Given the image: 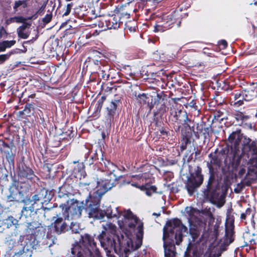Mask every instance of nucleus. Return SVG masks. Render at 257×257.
Masks as SVG:
<instances>
[{"instance_id":"obj_63","label":"nucleus","mask_w":257,"mask_h":257,"mask_svg":"<svg viewBox=\"0 0 257 257\" xmlns=\"http://www.w3.org/2000/svg\"><path fill=\"white\" fill-rule=\"evenodd\" d=\"M47 5V2H45L36 12L39 16H42L44 14L45 9Z\"/></svg>"},{"instance_id":"obj_38","label":"nucleus","mask_w":257,"mask_h":257,"mask_svg":"<svg viewBox=\"0 0 257 257\" xmlns=\"http://www.w3.org/2000/svg\"><path fill=\"white\" fill-rule=\"evenodd\" d=\"M190 124L189 123V126L185 125L182 126L183 127L181 130L182 138H192V130Z\"/></svg>"},{"instance_id":"obj_16","label":"nucleus","mask_w":257,"mask_h":257,"mask_svg":"<svg viewBox=\"0 0 257 257\" xmlns=\"http://www.w3.org/2000/svg\"><path fill=\"white\" fill-rule=\"evenodd\" d=\"M66 220L67 218H65V216L62 215V213L57 214L52 217L53 222L48 227L58 235L64 233L69 230V225L66 223Z\"/></svg>"},{"instance_id":"obj_24","label":"nucleus","mask_w":257,"mask_h":257,"mask_svg":"<svg viewBox=\"0 0 257 257\" xmlns=\"http://www.w3.org/2000/svg\"><path fill=\"white\" fill-rule=\"evenodd\" d=\"M120 19L115 14L111 16L108 17L105 20L106 27L108 29H116L120 27L122 22L120 21Z\"/></svg>"},{"instance_id":"obj_36","label":"nucleus","mask_w":257,"mask_h":257,"mask_svg":"<svg viewBox=\"0 0 257 257\" xmlns=\"http://www.w3.org/2000/svg\"><path fill=\"white\" fill-rule=\"evenodd\" d=\"M55 240H56L55 236L48 232L46 237L44 238L43 244L50 247L55 244Z\"/></svg>"},{"instance_id":"obj_20","label":"nucleus","mask_w":257,"mask_h":257,"mask_svg":"<svg viewBox=\"0 0 257 257\" xmlns=\"http://www.w3.org/2000/svg\"><path fill=\"white\" fill-rule=\"evenodd\" d=\"M232 116L235 119L237 124L244 127H251V123L248 121L250 116L239 111H235L232 113Z\"/></svg>"},{"instance_id":"obj_9","label":"nucleus","mask_w":257,"mask_h":257,"mask_svg":"<svg viewBox=\"0 0 257 257\" xmlns=\"http://www.w3.org/2000/svg\"><path fill=\"white\" fill-rule=\"evenodd\" d=\"M96 190L94 192L99 196H102L106 192L110 190L112 187L119 184L121 186L125 184L124 177L122 175L117 176L115 174L112 175H107L105 178L96 181Z\"/></svg>"},{"instance_id":"obj_34","label":"nucleus","mask_w":257,"mask_h":257,"mask_svg":"<svg viewBox=\"0 0 257 257\" xmlns=\"http://www.w3.org/2000/svg\"><path fill=\"white\" fill-rule=\"evenodd\" d=\"M74 164H76L77 165L74 167L73 172L75 174L77 173H79L80 177L83 176L85 177L86 175V173L85 172V166L83 162H74Z\"/></svg>"},{"instance_id":"obj_10","label":"nucleus","mask_w":257,"mask_h":257,"mask_svg":"<svg viewBox=\"0 0 257 257\" xmlns=\"http://www.w3.org/2000/svg\"><path fill=\"white\" fill-rule=\"evenodd\" d=\"M181 23V16L177 12H173L169 15H164L159 18L154 26L155 32H163L173 27L174 26L179 27Z\"/></svg>"},{"instance_id":"obj_49","label":"nucleus","mask_w":257,"mask_h":257,"mask_svg":"<svg viewBox=\"0 0 257 257\" xmlns=\"http://www.w3.org/2000/svg\"><path fill=\"white\" fill-rule=\"evenodd\" d=\"M186 215L188 217V218L192 219L194 217V213L196 211V209L192 207H186L185 209Z\"/></svg>"},{"instance_id":"obj_53","label":"nucleus","mask_w":257,"mask_h":257,"mask_svg":"<svg viewBox=\"0 0 257 257\" xmlns=\"http://www.w3.org/2000/svg\"><path fill=\"white\" fill-rule=\"evenodd\" d=\"M73 6V4L72 3L68 4L62 11V16L64 17L69 15L71 11Z\"/></svg>"},{"instance_id":"obj_47","label":"nucleus","mask_w":257,"mask_h":257,"mask_svg":"<svg viewBox=\"0 0 257 257\" xmlns=\"http://www.w3.org/2000/svg\"><path fill=\"white\" fill-rule=\"evenodd\" d=\"M157 102V97L156 98L155 96L154 97L151 95H149L146 103H147V105L150 108V110H151L153 109Z\"/></svg>"},{"instance_id":"obj_26","label":"nucleus","mask_w":257,"mask_h":257,"mask_svg":"<svg viewBox=\"0 0 257 257\" xmlns=\"http://www.w3.org/2000/svg\"><path fill=\"white\" fill-rule=\"evenodd\" d=\"M75 191L74 186L68 185L67 184L63 183V184L59 187V196L60 197H64L65 196L69 197L75 194Z\"/></svg>"},{"instance_id":"obj_13","label":"nucleus","mask_w":257,"mask_h":257,"mask_svg":"<svg viewBox=\"0 0 257 257\" xmlns=\"http://www.w3.org/2000/svg\"><path fill=\"white\" fill-rule=\"evenodd\" d=\"M204 181V176L202 173V168L197 166L194 173H191L187 177L185 183V188L190 196L194 195Z\"/></svg>"},{"instance_id":"obj_19","label":"nucleus","mask_w":257,"mask_h":257,"mask_svg":"<svg viewBox=\"0 0 257 257\" xmlns=\"http://www.w3.org/2000/svg\"><path fill=\"white\" fill-rule=\"evenodd\" d=\"M105 64V61H100L97 60H90L86 59L84 65H86V69L92 73L99 74V71L101 69L102 66Z\"/></svg>"},{"instance_id":"obj_46","label":"nucleus","mask_w":257,"mask_h":257,"mask_svg":"<svg viewBox=\"0 0 257 257\" xmlns=\"http://www.w3.org/2000/svg\"><path fill=\"white\" fill-rule=\"evenodd\" d=\"M244 241V245L243 246H249L250 249H253L255 247L256 245V241L255 240L251 238L250 239H247L245 236H243Z\"/></svg>"},{"instance_id":"obj_57","label":"nucleus","mask_w":257,"mask_h":257,"mask_svg":"<svg viewBox=\"0 0 257 257\" xmlns=\"http://www.w3.org/2000/svg\"><path fill=\"white\" fill-rule=\"evenodd\" d=\"M16 53H17V51H16L15 50H13V51H11V52H9V53H8L6 54L1 55V63L5 62L6 60H7L12 54H15Z\"/></svg>"},{"instance_id":"obj_3","label":"nucleus","mask_w":257,"mask_h":257,"mask_svg":"<svg viewBox=\"0 0 257 257\" xmlns=\"http://www.w3.org/2000/svg\"><path fill=\"white\" fill-rule=\"evenodd\" d=\"M188 228L182 221L175 218L168 221L163 228V239L165 257H175L176 244L179 245L182 241L183 233L187 232Z\"/></svg>"},{"instance_id":"obj_44","label":"nucleus","mask_w":257,"mask_h":257,"mask_svg":"<svg viewBox=\"0 0 257 257\" xmlns=\"http://www.w3.org/2000/svg\"><path fill=\"white\" fill-rule=\"evenodd\" d=\"M33 210L30 207H27L24 206L21 210V218L24 217L25 219H28L29 217H31V213H33Z\"/></svg>"},{"instance_id":"obj_11","label":"nucleus","mask_w":257,"mask_h":257,"mask_svg":"<svg viewBox=\"0 0 257 257\" xmlns=\"http://www.w3.org/2000/svg\"><path fill=\"white\" fill-rule=\"evenodd\" d=\"M18 177V190L20 194L27 192L29 189L30 185L28 183H26V181L32 182L33 180L35 181V178L38 179L33 170L25 163L19 167Z\"/></svg>"},{"instance_id":"obj_52","label":"nucleus","mask_w":257,"mask_h":257,"mask_svg":"<svg viewBox=\"0 0 257 257\" xmlns=\"http://www.w3.org/2000/svg\"><path fill=\"white\" fill-rule=\"evenodd\" d=\"M76 30L75 29H67L64 33V35H63V38L64 39H65V40H66L68 37V39H70L73 37L74 34L76 33Z\"/></svg>"},{"instance_id":"obj_4","label":"nucleus","mask_w":257,"mask_h":257,"mask_svg":"<svg viewBox=\"0 0 257 257\" xmlns=\"http://www.w3.org/2000/svg\"><path fill=\"white\" fill-rule=\"evenodd\" d=\"M70 257H102L93 236L88 233L81 235L79 242L73 244Z\"/></svg>"},{"instance_id":"obj_32","label":"nucleus","mask_w":257,"mask_h":257,"mask_svg":"<svg viewBox=\"0 0 257 257\" xmlns=\"http://www.w3.org/2000/svg\"><path fill=\"white\" fill-rule=\"evenodd\" d=\"M118 87L112 83H110L109 86L104 83L101 84V88L104 90V94L106 95L116 92Z\"/></svg>"},{"instance_id":"obj_2","label":"nucleus","mask_w":257,"mask_h":257,"mask_svg":"<svg viewBox=\"0 0 257 257\" xmlns=\"http://www.w3.org/2000/svg\"><path fill=\"white\" fill-rule=\"evenodd\" d=\"M109 230L104 227V230L98 236L101 246L106 252L114 250L119 257H128L129 254L141 246L140 242H136L135 245L131 238L127 236H121L115 233L116 227L110 223L108 225Z\"/></svg>"},{"instance_id":"obj_56","label":"nucleus","mask_w":257,"mask_h":257,"mask_svg":"<svg viewBox=\"0 0 257 257\" xmlns=\"http://www.w3.org/2000/svg\"><path fill=\"white\" fill-rule=\"evenodd\" d=\"M104 217L106 216L108 218H111L113 217H118L117 215L115 213H113L111 207H108L106 211H104Z\"/></svg>"},{"instance_id":"obj_54","label":"nucleus","mask_w":257,"mask_h":257,"mask_svg":"<svg viewBox=\"0 0 257 257\" xmlns=\"http://www.w3.org/2000/svg\"><path fill=\"white\" fill-rule=\"evenodd\" d=\"M101 31L97 30H91L89 32L85 31V37L86 39H89L91 37H95L99 35Z\"/></svg>"},{"instance_id":"obj_23","label":"nucleus","mask_w":257,"mask_h":257,"mask_svg":"<svg viewBox=\"0 0 257 257\" xmlns=\"http://www.w3.org/2000/svg\"><path fill=\"white\" fill-rule=\"evenodd\" d=\"M48 190L46 189L43 188H41L39 191L37 192L36 194L32 196V201L34 202L33 204L37 203L40 201H43L44 202L49 201L52 197L49 194L48 195Z\"/></svg>"},{"instance_id":"obj_59","label":"nucleus","mask_w":257,"mask_h":257,"mask_svg":"<svg viewBox=\"0 0 257 257\" xmlns=\"http://www.w3.org/2000/svg\"><path fill=\"white\" fill-rule=\"evenodd\" d=\"M52 19V12H49V13L47 14L45 16L44 18L42 19V22L45 24H48L49 23Z\"/></svg>"},{"instance_id":"obj_55","label":"nucleus","mask_w":257,"mask_h":257,"mask_svg":"<svg viewBox=\"0 0 257 257\" xmlns=\"http://www.w3.org/2000/svg\"><path fill=\"white\" fill-rule=\"evenodd\" d=\"M149 97V94L142 93L140 94L137 96V100L140 101L141 103H143L144 104H146L147 103V101L148 99V97Z\"/></svg>"},{"instance_id":"obj_48","label":"nucleus","mask_w":257,"mask_h":257,"mask_svg":"<svg viewBox=\"0 0 257 257\" xmlns=\"http://www.w3.org/2000/svg\"><path fill=\"white\" fill-rule=\"evenodd\" d=\"M234 217L233 215L230 214H227L226 217L225 227L227 226L228 228H234Z\"/></svg>"},{"instance_id":"obj_31","label":"nucleus","mask_w":257,"mask_h":257,"mask_svg":"<svg viewBox=\"0 0 257 257\" xmlns=\"http://www.w3.org/2000/svg\"><path fill=\"white\" fill-rule=\"evenodd\" d=\"M28 7V4L27 3V0H22V1H15V5L13 7L14 13H16L18 12V13H20V12H22L23 9H25Z\"/></svg>"},{"instance_id":"obj_27","label":"nucleus","mask_w":257,"mask_h":257,"mask_svg":"<svg viewBox=\"0 0 257 257\" xmlns=\"http://www.w3.org/2000/svg\"><path fill=\"white\" fill-rule=\"evenodd\" d=\"M191 0H184L181 2L177 8L173 12H177L178 14L181 16V20L183 18V16L185 13H183L182 11L186 10L187 9L190 7Z\"/></svg>"},{"instance_id":"obj_8","label":"nucleus","mask_w":257,"mask_h":257,"mask_svg":"<svg viewBox=\"0 0 257 257\" xmlns=\"http://www.w3.org/2000/svg\"><path fill=\"white\" fill-rule=\"evenodd\" d=\"M59 207L62 209V215L65 216V218L77 219L81 216L84 209V201L79 202L74 198L68 199L66 203L60 204Z\"/></svg>"},{"instance_id":"obj_12","label":"nucleus","mask_w":257,"mask_h":257,"mask_svg":"<svg viewBox=\"0 0 257 257\" xmlns=\"http://www.w3.org/2000/svg\"><path fill=\"white\" fill-rule=\"evenodd\" d=\"M241 159L245 156L248 160V163L254 167H257V142L252 141L247 137L244 138L241 148L240 150Z\"/></svg>"},{"instance_id":"obj_42","label":"nucleus","mask_w":257,"mask_h":257,"mask_svg":"<svg viewBox=\"0 0 257 257\" xmlns=\"http://www.w3.org/2000/svg\"><path fill=\"white\" fill-rule=\"evenodd\" d=\"M91 56H89L87 59L90 60H97L100 61H105L102 59L103 54L98 51H93Z\"/></svg>"},{"instance_id":"obj_5","label":"nucleus","mask_w":257,"mask_h":257,"mask_svg":"<svg viewBox=\"0 0 257 257\" xmlns=\"http://www.w3.org/2000/svg\"><path fill=\"white\" fill-rule=\"evenodd\" d=\"M247 137L243 135L240 129L232 131L226 141L225 147H228L230 152V157L232 160V165L235 167H239L241 162L240 155V144H243L244 138Z\"/></svg>"},{"instance_id":"obj_35","label":"nucleus","mask_w":257,"mask_h":257,"mask_svg":"<svg viewBox=\"0 0 257 257\" xmlns=\"http://www.w3.org/2000/svg\"><path fill=\"white\" fill-rule=\"evenodd\" d=\"M229 166H224L221 168L222 173L225 175L223 178V184L226 187H228L230 185V178L229 176L227 175V173L229 172Z\"/></svg>"},{"instance_id":"obj_41","label":"nucleus","mask_w":257,"mask_h":257,"mask_svg":"<svg viewBox=\"0 0 257 257\" xmlns=\"http://www.w3.org/2000/svg\"><path fill=\"white\" fill-rule=\"evenodd\" d=\"M16 220L13 216H9L7 219H5L2 221L1 225L4 228H9L15 224L14 222Z\"/></svg>"},{"instance_id":"obj_60","label":"nucleus","mask_w":257,"mask_h":257,"mask_svg":"<svg viewBox=\"0 0 257 257\" xmlns=\"http://www.w3.org/2000/svg\"><path fill=\"white\" fill-rule=\"evenodd\" d=\"M64 184H67L68 185H71L72 186H75V182L74 180V178L72 176H68L66 178Z\"/></svg>"},{"instance_id":"obj_15","label":"nucleus","mask_w":257,"mask_h":257,"mask_svg":"<svg viewBox=\"0 0 257 257\" xmlns=\"http://www.w3.org/2000/svg\"><path fill=\"white\" fill-rule=\"evenodd\" d=\"M232 95L234 96L233 105L239 107L243 104V101H249L256 97L257 86L253 84L242 91L235 90Z\"/></svg>"},{"instance_id":"obj_17","label":"nucleus","mask_w":257,"mask_h":257,"mask_svg":"<svg viewBox=\"0 0 257 257\" xmlns=\"http://www.w3.org/2000/svg\"><path fill=\"white\" fill-rule=\"evenodd\" d=\"M121 104V97L115 94L114 98L110 101L105 108V119L108 125H110L111 122L113 121L117 107Z\"/></svg>"},{"instance_id":"obj_28","label":"nucleus","mask_w":257,"mask_h":257,"mask_svg":"<svg viewBox=\"0 0 257 257\" xmlns=\"http://www.w3.org/2000/svg\"><path fill=\"white\" fill-rule=\"evenodd\" d=\"M132 185L140 188L142 191H145L146 192V194L149 196H150L152 194L157 192V188L155 186L150 185L148 184L139 186H138L136 184H132Z\"/></svg>"},{"instance_id":"obj_6","label":"nucleus","mask_w":257,"mask_h":257,"mask_svg":"<svg viewBox=\"0 0 257 257\" xmlns=\"http://www.w3.org/2000/svg\"><path fill=\"white\" fill-rule=\"evenodd\" d=\"M168 120L176 132H179L184 125L189 126V123L191 122L186 111L182 106L178 107L177 105L170 107Z\"/></svg>"},{"instance_id":"obj_62","label":"nucleus","mask_w":257,"mask_h":257,"mask_svg":"<svg viewBox=\"0 0 257 257\" xmlns=\"http://www.w3.org/2000/svg\"><path fill=\"white\" fill-rule=\"evenodd\" d=\"M252 212V209L250 208L246 209L245 212L242 213L240 215V218L242 220H245L247 215H249Z\"/></svg>"},{"instance_id":"obj_40","label":"nucleus","mask_w":257,"mask_h":257,"mask_svg":"<svg viewBox=\"0 0 257 257\" xmlns=\"http://www.w3.org/2000/svg\"><path fill=\"white\" fill-rule=\"evenodd\" d=\"M190 234L192 237V240L193 242L196 241V242L199 243L201 241V239L200 238L199 239L198 241L196 240L200 234L199 230L197 228H191L190 229Z\"/></svg>"},{"instance_id":"obj_45","label":"nucleus","mask_w":257,"mask_h":257,"mask_svg":"<svg viewBox=\"0 0 257 257\" xmlns=\"http://www.w3.org/2000/svg\"><path fill=\"white\" fill-rule=\"evenodd\" d=\"M192 138H181V145L180 146V150L181 152L185 150L188 145L191 144Z\"/></svg>"},{"instance_id":"obj_43","label":"nucleus","mask_w":257,"mask_h":257,"mask_svg":"<svg viewBox=\"0 0 257 257\" xmlns=\"http://www.w3.org/2000/svg\"><path fill=\"white\" fill-rule=\"evenodd\" d=\"M106 97L105 95L102 96L97 101L95 105V112L99 113L101 111L104 102L106 100Z\"/></svg>"},{"instance_id":"obj_22","label":"nucleus","mask_w":257,"mask_h":257,"mask_svg":"<svg viewBox=\"0 0 257 257\" xmlns=\"http://www.w3.org/2000/svg\"><path fill=\"white\" fill-rule=\"evenodd\" d=\"M35 103H27L24 109L18 112V116L20 118L28 119L29 117L34 115L35 112Z\"/></svg>"},{"instance_id":"obj_39","label":"nucleus","mask_w":257,"mask_h":257,"mask_svg":"<svg viewBox=\"0 0 257 257\" xmlns=\"http://www.w3.org/2000/svg\"><path fill=\"white\" fill-rule=\"evenodd\" d=\"M16 43L15 40H11V41H3L1 42V52H4L6 50L7 48H11L12 46H14Z\"/></svg>"},{"instance_id":"obj_64","label":"nucleus","mask_w":257,"mask_h":257,"mask_svg":"<svg viewBox=\"0 0 257 257\" xmlns=\"http://www.w3.org/2000/svg\"><path fill=\"white\" fill-rule=\"evenodd\" d=\"M224 114V111L220 109H216L214 111V115L215 118H219Z\"/></svg>"},{"instance_id":"obj_14","label":"nucleus","mask_w":257,"mask_h":257,"mask_svg":"<svg viewBox=\"0 0 257 257\" xmlns=\"http://www.w3.org/2000/svg\"><path fill=\"white\" fill-rule=\"evenodd\" d=\"M125 223L130 229H134L137 227L136 238L137 242L142 244V239L144 235V223L139 218L130 210H128L124 214Z\"/></svg>"},{"instance_id":"obj_30","label":"nucleus","mask_w":257,"mask_h":257,"mask_svg":"<svg viewBox=\"0 0 257 257\" xmlns=\"http://www.w3.org/2000/svg\"><path fill=\"white\" fill-rule=\"evenodd\" d=\"M101 160L103 163L105 169L107 171L108 175L112 176V174H115L114 172L115 169L117 168V166L110 162V160H108L107 159L104 160L103 158H101Z\"/></svg>"},{"instance_id":"obj_21","label":"nucleus","mask_w":257,"mask_h":257,"mask_svg":"<svg viewBox=\"0 0 257 257\" xmlns=\"http://www.w3.org/2000/svg\"><path fill=\"white\" fill-rule=\"evenodd\" d=\"M211 131L210 126H207L206 123L202 121L200 123H197L196 125V137L199 139L200 137L206 139L209 136Z\"/></svg>"},{"instance_id":"obj_1","label":"nucleus","mask_w":257,"mask_h":257,"mask_svg":"<svg viewBox=\"0 0 257 257\" xmlns=\"http://www.w3.org/2000/svg\"><path fill=\"white\" fill-rule=\"evenodd\" d=\"M229 149L228 147L222 148L220 150L217 148L214 152H211L208 155L210 162L207 163L206 166L208 169L209 178L206 188L203 193L205 198L208 200L213 204L216 205L219 208L222 207L224 203V196L220 194V187L218 183L216 182V177L218 175L217 168H219L222 164L226 165L227 159L233 169L236 170L238 167H235L232 165V160L230 157Z\"/></svg>"},{"instance_id":"obj_37","label":"nucleus","mask_w":257,"mask_h":257,"mask_svg":"<svg viewBox=\"0 0 257 257\" xmlns=\"http://www.w3.org/2000/svg\"><path fill=\"white\" fill-rule=\"evenodd\" d=\"M110 70V66L108 65L105 64L102 66L101 69L99 71V72H100L101 78L104 80H108L110 75V72H109Z\"/></svg>"},{"instance_id":"obj_58","label":"nucleus","mask_w":257,"mask_h":257,"mask_svg":"<svg viewBox=\"0 0 257 257\" xmlns=\"http://www.w3.org/2000/svg\"><path fill=\"white\" fill-rule=\"evenodd\" d=\"M249 47L253 53L257 54V39L256 40L251 42Z\"/></svg>"},{"instance_id":"obj_29","label":"nucleus","mask_w":257,"mask_h":257,"mask_svg":"<svg viewBox=\"0 0 257 257\" xmlns=\"http://www.w3.org/2000/svg\"><path fill=\"white\" fill-rule=\"evenodd\" d=\"M234 228L225 227V238L224 244L228 245L234 241Z\"/></svg>"},{"instance_id":"obj_33","label":"nucleus","mask_w":257,"mask_h":257,"mask_svg":"<svg viewBox=\"0 0 257 257\" xmlns=\"http://www.w3.org/2000/svg\"><path fill=\"white\" fill-rule=\"evenodd\" d=\"M27 223V229L31 231V234H35L36 232L35 230L40 227L41 223L38 221H31V220L27 219L26 221Z\"/></svg>"},{"instance_id":"obj_7","label":"nucleus","mask_w":257,"mask_h":257,"mask_svg":"<svg viewBox=\"0 0 257 257\" xmlns=\"http://www.w3.org/2000/svg\"><path fill=\"white\" fill-rule=\"evenodd\" d=\"M101 196L90 193L84 201V210L88 217L94 219H102L104 218V210L100 208Z\"/></svg>"},{"instance_id":"obj_50","label":"nucleus","mask_w":257,"mask_h":257,"mask_svg":"<svg viewBox=\"0 0 257 257\" xmlns=\"http://www.w3.org/2000/svg\"><path fill=\"white\" fill-rule=\"evenodd\" d=\"M251 183L252 181L246 180V177H245L243 180V182L238 184V187H239V189L238 190L237 188H235L234 189V191L236 193H239L244 187L245 186H249Z\"/></svg>"},{"instance_id":"obj_18","label":"nucleus","mask_w":257,"mask_h":257,"mask_svg":"<svg viewBox=\"0 0 257 257\" xmlns=\"http://www.w3.org/2000/svg\"><path fill=\"white\" fill-rule=\"evenodd\" d=\"M156 97H157V102L156 104L157 110L154 112V116H159L162 117L168 109L167 106V96L166 94L160 95L157 94Z\"/></svg>"},{"instance_id":"obj_61","label":"nucleus","mask_w":257,"mask_h":257,"mask_svg":"<svg viewBox=\"0 0 257 257\" xmlns=\"http://www.w3.org/2000/svg\"><path fill=\"white\" fill-rule=\"evenodd\" d=\"M160 133L161 136H163L164 139L168 138L170 133L169 131H167L165 127H162L160 130Z\"/></svg>"},{"instance_id":"obj_51","label":"nucleus","mask_w":257,"mask_h":257,"mask_svg":"<svg viewBox=\"0 0 257 257\" xmlns=\"http://www.w3.org/2000/svg\"><path fill=\"white\" fill-rule=\"evenodd\" d=\"M26 29H25L24 28H22L21 26H20L17 29V34L19 38L25 39H27L29 37L30 34L28 32L25 33L24 31Z\"/></svg>"},{"instance_id":"obj_25","label":"nucleus","mask_w":257,"mask_h":257,"mask_svg":"<svg viewBox=\"0 0 257 257\" xmlns=\"http://www.w3.org/2000/svg\"><path fill=\"white\" fill-rule=\"evenodd\" d=\"M131 10H132L130 9L129 7H128V3H125L121 6L116 7L113 11V13L117 16H118L120 19L124 17L128 19L130 17V12L131 11Z\"/></svg>"}]
</instances>
